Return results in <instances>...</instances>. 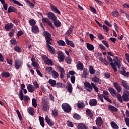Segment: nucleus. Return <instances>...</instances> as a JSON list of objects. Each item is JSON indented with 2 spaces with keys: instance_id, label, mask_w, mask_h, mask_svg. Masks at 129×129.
Here are the masks:
<instances>
[{
  "instance_id": "nucleus-38",
  "label": "nucleus",
  "mask_w": 129,
  "mask_h": 129,
  "mask_svg": "<svg viewBox=\"0 0 129 129\" xmlns=\"http://www.w3.org/2000/svg\"><path fill=\"white\" fill-rule=\"evenodd\" d=\"M89 70L90 74L93 75L95 73V70H94V68H93V67L92 66L89 67Z\"/></svg>"
},
{
  "instance_id": "nucleus-25",
  "label": "nucleus",
  "mask_w": 129,
  "mask_h": 129,
  "mask_svg": "<svg viewBox=\"0 0 129 129\" xmlns=\"http://www.w3.org/2000/svg\"><path fill=\"white\" fill-rule=\"evenodd\" d=\"M51 75L54 79L59 77V74L56 71H53L51 72Z\"/></svg>"
},
{
  "instance_id": "nucleus-51",
  "label": "nucleus",
  "mask_w": 129,
  "mask_h": 129,
  "mask_svg": "<svg viewBox=\"0 0 129 129\" xmlns=\"http://www.w3.org/2000/svg\"><path fill=\"white\" fill-rule=\"evenodd\" d=\"M14 51H16V52H20L22 51V49L20 48L19 46H16L14 47Z\"/></svg>"
},
{
  "instance_id": "nucleus-49",
  "label": "nucleus",
  "mask_w": 129,
  "mask_h": 129,
  "mask_svg": "<svg viewBox=\"0 0 129 129\" xmlns=\"http://www.w3.org/2000/svg\"><path fill=\"white\" fill-rule=\"evenodd\" d=\"M33 85L35 89H37V88H39L40 87V86H39V84H38V82L37 81H35L33 82Z\"/></svg>"
},
{
  "instance_id": "nucleus-63",
  "label": "nucleus",
  "mask_w": 129,
  "mask_h": 129,
  "mask_svg": "<svg viewBox=\"0 0 129 129\" xmlns=\"http://www.w3.org/2000/svg\"><path fill=\"white\" fill-rule=\"evenodd\" d=\"M46 24H47L51 29H54V26H53L52 22H50V21L48 20V22Z\"/></svg>"
},
{
  "instance_id": "nucleus-53",
  "label": "nucleus",
  "mask_w": 129,
  "mask_h": 129,
  "mask_svg": "<svg viewBox=\"0 0 129 129\" xmlns=\"http://www.w3.org/2000/svg\"><path fill=\"white\" fill-rule=\"evenodd\" d=\"M2 75L3 77H10V74L9 72L2 73Z\"/></svg>"
},
{
  "instance_id": "nucleus-9",
  "label": "nucleus",
  "mask_w": 129,
  "mask_h": 129,
  "mask_svg": "<svg viewBox=\"0 0 129 129\" xmlns=\"http://www.w3.org/2000/svg\"><path fill=\"white\" fill-rule=\"evenodd\" d=\"M50 8L52 12L54 13H55V14H58V15H61V12L59 10H58V8L55 7V6L50 4Z\"/></svg>"
},
{
  "instance_id": "nucleus-21",
  "label": "nucleus",
  "mask_w": 129,
  "mask_h": 129,
  "mask_svg": "<svg viewBox=\"0 0 129 129\" xmlns=\"http://www.w3.org/2000/svg\"><path fill=\"white\" fill-rule=\"evenodd\" d=\"M83 63H82L81 61H78L77 65V68L78 70H80L81 71H82L83 70Z\"/></svg>"
},
{
  "instance_id": "nucleus-17",
  "label": "nucleus",
  "mask_w": 129,
  "mask_h": 129,
  "mask_svg": "<svg viewBox=\"0 0 129 129\" xmlns=\"http://www.w3.org/2000/svg\"><path fill=\"white\" fill-rule=\"evenodd\" d=\"M113 86L118 92H120V91H121V87L117 82H114L113 83Z\"/></svg>"
},
{
  "instance_id": "nucleus-12",
  "label": "nucleus",
  "mask_w": 129,
  "mask_h": 129,
  "mask_svg": "<svg viewBox=\"0 0 129 129\" xmlns=\"http://www.w3.org/2000/svg\"><path fill=\"white\" fill-rule=\"evenodd\" d=\"M47 17L48 19L52 20V21H53L54 20H56V19H57L56 15H55V14L52 12H48L47 13Z\"/></svg>"
},
{
  "instance_id": "nucleus-24",
  "label": "nucleus",
  "mask_w": 129,
  "mask_h": 129,
  "mask_svg": "<svg viewBox=\"0 0 129 129\" xmlns=\"http://www.w3.org/2000/svg\"><path fill=\"white\" fill-rule=\"evenodd\" d=\"M48 83L52 86V87H54L56 85L57 82L55 80L49 79L48 80Z\"/></svg>"
},
{
  "instance_id": "nucleus-47",
  "label": "nucleus",
  "mask_w": 129,
  "mask_h": 129,
  "mask_svg": "<svg viewBox=\"0 0 129 129\" xmlns=\"http://www.w3.org/2000/svg\"><path fill=\"white\" fill-rule=\"evenodd\" d=\"M73 117L74 118H75V119H80V118H81V117L80 116V115L77 113H75L73 115Z\"/></svg>"
},
{
  "instance_id": "nucleus-52",
  "label": "nucleus",
  "mask_w": 129,
  "mask_h": 129,
  "mask_svg": "<svg viewBox=\"0 0 129 129\" xmlns=\"http://www.w3.org/2000/svg\"><path fill=\"white\" fill-rule=\"evenodd\" d=\"M29 23L30 25V26H35L36 25V22L34 19H31L29 21Z\"/></svg>"
},
{
  "instance_id": "nucleus-34",
  "label": "nucleus",
  "mask_w": 129,
  "mask_h": 129,
  "mask_svg": "<svg viewBox=\"0 0 129 129\" xmlns=\"http://www.w3.org/2000/svg\"><path fill=\"white\" fill-rule=\"evenodd\" d=\"M122 98L123 101L127 102V101H128L129 100L128 96L126 95V94H123L122 96Z\"/></svg>"
},
{
  "instance_id": "nucleus-39",
  "label": "nucleus",
  "mask_w": 129,
  "mask_h": 129,
  "mask_svg": "<svg viewBox=\"0 0 129 129\" xmlns=\"http://www.w3.org/2000/svg\"><path fill=\"white\" fill-rule=\"evenodd\" d=\"M19 97L20 100H24V94H23V91L22 90H20V91L19 94Z\"/></svg>"
},
{
  "instance_id": "nucleus-58",
  "label": "nucleus",
  "mask_w": 129,
  "mask_h": 129,
  "mask_svg": "<svg viewBox=\"0 0 129 129\" xmlns=\"http://www.w3.org/2000/svg\"><path fill=\"white\" fill-rule=\"evenodd\" d=\"M124 121L126 123V125L129 127V118L126 117L124 118Z\"/></svg>"
},
{
  "instance_id": "nucleus-27",
  "label": "nucleus",
  "mask_w": 129,
  "mask_h": 129,
  "mask_svg": "<svg viewBox=\"0 0 129 129\" xmlns=\"http://www.w3.org/2000/svg\"><path fill=\"white\" fill-rule=\"evenodd\" d=\"M78 129H87L86 125L85 124L83 123H79L78 125Z\"/></svg>"
},
{
  "instance_id": "nucleus-30",
  "label": "nucleus",
  "mask_w": 129,
  "mask_h": 129,
  "mask_svg": "<svg viewBox=\"0 0 129 129\" xmlns=\"http://www.w3.org/2000/svg\"><path fill=\"white\" fill-rule=\"evenodd\" d=\"M5 29L7 31H10L11 29H13V23H8L6 25Z\"/></svg>"
},
{
  "instance_id": "nucleus-43",
  "label": "nucleus",
  "mask_w": 129,
  "mask_h": 129,
  "mask_svg": "<svg viewBox=\"0 0 129 129\" xmlns=\"http://www.w3.org/2000/svg\"><path fill=\"white\" fill-rule=\"evenodd\" d=\"M45 70L46 72H48V73H52V71H53V68L51 67H47L45 68Z\"/></svg>"
},
{
  "instance_id": "nucleus-32",
  "label": "nucleus",
  "mask_w": 129,
  "mask_h": 129,
  "mask_svg": "<svg viewBox=\"0 0 129 129\" xmlns=\"http://www.w3.org/2000/svg\"><path fill=\"white\" fill-rule=\"evenodd\" d=\"M28 111L30 115H34V114H35V110L31 107L28 108Z\"/></svg>"
},
{
  "instance_id": "nucleus-19",
  "label": "nucleus",
  "mask_w": 129,
  "mask_h": 129,
  "mask_svg": "<svg viewBox=\"0 0 129 129\" xmlns=\"http://www.w3.org/2000/svg\"><path fill=\"white\" fill-rule=\"evenodd\" d=\"M122 86H123V87H124V88H125V89H126L127 90H129V86H128V84H127V83L126 82V81H124V80H122L121 82Z\"/></svg>"
},
{
  "instance_id": "nucleus-60",
  "label": "nucleus",
  "mask_w": 129,
  "mask_h": 129,
  "mask_svg": "<svg viewBox=\"0 0 129 129\" xmlns=\"http://www.w3.org/2000/svg\"><path fill=\"white\" fill-rule=\"evenodd\" d=\"M102 43L103 45H104L105 47H106V48H108L109 47V45L108 44V42H107V41L103 40L102 41Z\"/></svg>"
},
{
  "instance_id": "nucleus-45",
  "label": "nucleus",
  "mask_w": 129,
  "mask_h": 129,
  "mask_svg": "<svg viewBox=\"0 0 129 129\" xmlns=\"http://www.w3.org/2000/svg\"><path fill=\"white\" fill-rule=\"evenodd\" d=\"M78 107L79 108H83L85 107V104H84V103L81 102V103H79L78 104Z\"/></svg>"
},
{
  "instance_id": "nucleus-44",
  "label": "nucleus",
  "mask_w": 129,
  "mask_h": 129,
  "mask_svg": "<svg viewBox=\"0 0 129 129\" xmlns=\"http://www.w3.org/2000/svg\"><path fill=\"white\" fill-rule=\"evenodd\" d=\"M52 115L53 116H57V115H58V110L54 109L52 111Z\"/></svg>"
},
{
  "instance_id": "nucleus-2",
  "label": "nucleus",
  "mask_w": 129,
  "mask_h": 129,
  "mask_svg": "<svg viewBox=\"0 0 129 129\" xmlns=\"http://www.w3.org/2000/svg\"><path fill=\"white\" fill-rule=\"evenodd\" d=\"M44 35L45 37V40L47 44V47L48 48V50L51 54H56V50H55V48L54 47H52L50 45H52V43H51V41H52V39H51V34L49 33L48 32H45L44 33Z\"/></svg>"
},
{
  "instance_id": "nucleus-20",
  "label": "nucleus",
  "mask_w": 129,
  "mask_h": 129,
  "mask_svg": "<svg viewBox=\"0 0 129 129\" xmlns=\"http://www.w3.org/2000/svg\"><path fill=\"white\" fill-rule=\"evenodd\" d=\"M53 24L55 26V27H57V28H59V27H61V22L58 20L57 17L56 19L54 20L53 21Z\"/></svg>"
},
{
  "instance_id": "nucleus-15",
  "label": "nucleus",
  "mask_w": 129,
  "mask_h": 129,
  "mask_svg": "<svg viewBox=\"0 0 129 129\" xmlns=\"http://www.w3.org/2000/svg\"><path fill=\"white\" fill-rule=\"evenodd\" d=\"M27 90L29 91V92H34L36 89L33 85L29 84L27 86Z\"/></svg>"
},
{
  "instance_id": "nucleus-8",
  "label": "nucleus",
  "mask_w": 129,
  "mask_h": 129,
  "mask_svg": "<svg viewBox=\"0 0 129 129\" xmlns=\"http://www.w3.org/2000/svg\"><path fill=\"white\" fill-rule=\"evenodd\" d=\"M23 65V62L20 60H15V67L16 69H20Z\"/></svg>"
},
{
  "instance_id": "nucleus-62",
  "label": "nucleus",
  "mask_w": 129,
  "mask_h": 129,
  "mask_svg": "<svg viewBox=\"0 0 129 129\" xmlns=\"http://www.w3.org/2000/svg\"><path fill=\"white\" fill-rule=\"evenodd\" d=\"M90 8L92 13H94V14H96V10H95V8L92 6H90Z\"/></svg>"
},
{
  "instance_id": "nucleus-64",
  "label": "nucleus",
  "mask_w": 129,
  "mask_h": 129,
  "mask_svg": "<svg viewBox=\"0 0 129 129\" xmlns=\"http://www.w3.org/2000/svg\"><path fill=\"white\" fill-rule=\"evenodd\" d=\"M49 19L48 18H43L42 19V21L43 23H47L48 22Z\"/></svg>"
},
{
  "instance_id": "nucleus-40",
  "label": "nucleus",
  "mask_w": 129,
  "mask_h": 129,
  "mask_svg": "<svg viewBox=\"0 0 129 129\" xmlns=\"http://www.w3.org/2000/svg\"><path fill=\"white\" fill-rule=\"evenodd\" d=\"M73 31V26H71L69 30L66 33V35L67 36H70L71 35V33Z\"/></svg>"
},
{
  "instance_id": "nucleus-37",
  "label": "nucleus",
  "mask_w": 129,
  "mask_h": 129,
  "mask_svg": "<svg viewBox=\"0 0 129 129\" xmlns=\"http://www.w3.org/2000/svg\"><path fill=\"white\" fill-rule=\"evenodd\" d=\"M12 12H17V9H16L15 7L10 6L8 9V12L12 13Z\"/></svg>"
},
{
  "instance_id": "nucleus-41",
  "label": "nucleus",
  "mask_w": 129,
  "mask_h": 129,
  "mask_svg": "<svg viewBox=\"0 0 129 129\" xmlns=\"http://www.w3.org/2000/svg\"><path fill=\"white\" fill-rule=\"evenodd\" d=\"M39 119L40 125L41 126H42V127H44V118L41 116H39Z\"/></svg>"
},
{
  "instance_id": "nucleus-6",
  "label": "nucleus",
  "mask_w": 129,
  "mask_h": 129,
  "mask_svg": "<svg viewBox=\"0 0 129 129\" xmlns=\"http://www.w3.org/2000/svg\"><path fill=\"white\" fill-rule=\"evenodd\" d=\"M84 86H85V89H86L87 91H89V92H91V91H92L93 86H92V84H91V83L90 84V83L88 82H85L84 83Z\"/></svg>"
},
{
  "instance_id": "nucleus-14",
  "label": "nucleus",
  "mask_w": 129,
  "mask_h": 129,
  "mask_svg": "<svg viewBox=\"0 0 129 129\" xmlns=\"http://www.w3.org/2000/svg\"><path fill=\"white\" fill-rule=\"evenodd\" d=\"M89 105L90 106H96V105H97V100L94 99H90L89 101Z\"/></svg>"
},
{
  "instance_id": "nucleus-61",
  "label": "nucleus",
  "mask_w": 129,
  "mask_h": 129,
  "mask_svg": "<svg viewBox=\"0 0 129 129\" xmlns=\"http://www.w3.org/2000/svg\"><path fill=\"white\" fill-rule=\"evenodd\" d=\"M98 97L99 99L101 101V102H103V96L101 94H98Z\"/></svg>"
},
{
  "instance_id": "nucleus-26",
  "label": "nucleus",
  "mask_w": 129,
  "mask_h": 129,
  "mask_svg": "<svg viewBox=\"0 0 129 129\" xmlns=\"http://www.w3.org/2000/svg\"><path fill=\"white\" fill-rule=\"evenodd\" d=\"M87 48L89 51H93L94 50V46L93 45L91 44L90 43H86Z\"/></svg>"
},
{
  "instance_id": "nucleus-56",
  "label": "nucleus",
  "mask_w": 129,
  "mask_h": 129,
  "mask_svg": "<svg viewBox=\"0 0 129 129\" xmlns=\"http://www.w3.org/2000/svg\"><path fill=\"white\" fill-rule=\"evenodd\" d=\"M75 80H76L75 76H72L71 77V81L72 83H73V84H74L75 83Z\"/></svg>"
},
{
  "instance_id": "nucleus-55",
  "label": "nucleus",
  "mask_w": 129,
  "mask_h": 129,
  "mask_svg": "<svg viewBox=\"0 0 129 129\" xmlns=\"http://www.w3.org/2000/svg\"><path fill=\"white\" fill-rule=\"evenodd\" d=\"M75 74V72L73 71H71L69 72V74L67 75L68 78H70V75H72V76H73Z\"/></svg>"
},
{
  "instance_id": "nucleus-10",
  "label": "nucleus",
  "mask_w": 129,
  "mask_h": 129,
  "mask_svg": "<svg viewBox=\"0 0 129 129\" xmlns=\"http://www.w3.org/2000/svg\"><path fill=\"white\" fill-rule=\"evenodd\" d=\"M58 58L59 62H63L65 59V55H64L63 52L59 51L58 53Z\"/></svg>"
},
{
  "instance_id": "nucleus-28",
  "label": "nucleus",
  "mask_w": 129,
  "mask_h": 129,
  "mask_svg": "<svg viewBox=\"0 0 129 129\" xmlns=\"http://www.w3.org/2000/svg\"><path fill=\"white\" fill-rule=\"evenodd\" d=\"M99 60H100L102 63L105 64V65H108V61L106 60V59H105V58L100 57Z\"/></svg>"
},
{
  "instance_id": "nucleus-35",
  "label": "nucleus",
  "mask_w": 129,
  "mask_h": 129,
  "mask_svg": "<svg viewBox=\"0 0 129 129\" xmlns=\"http://www.w3.org/2000/svg\"><path fill=\"white\" fill-rule=\"evenodd\" d=\"M108 109L110 110H111L112 111H117V108H115V107L111 105H109L108 106Z\"/></svg>"
},
{
  "instance_id": "nucleus-46",
  "label": "nucleus",
  "mask_w": 129,
  "mask_h": 129,
  "mask_svg": "<svg viewBox=\"0 0 129 129\" xmlns=\"http://www.w3.org/2000/svg\"><path fill=\"white\" fill-rule=\"evenodd\" d=\"M91 84L93 86V88H94L95 91H96V92H98L99 90H98V88L97 87V86H96V85H95V84H94V83H91Z\"/></svg>"
},
{
  "instance_id": "nucleus-16",
  "label": "nucleus",
  "mask_w": 129,
  "mask_h": 129,
  "mask_svg": "<svg viewBox=\"0 0 129 129\" xmlns=\"http://www.w3.org/2000/svg\"><path fill=\"white\" fill-rule=\"evenodd\" d=\"M45 121L49 125H50V126L54 125V123H53V121L50 119L48 115L45 116Z\"/></svg>"
},
{
  "instance_id": "nucleus-22",
  "label": "nucleus",
  "mask_w": 129,
  "mask_h": 129,
  "mask_svg": "<svg viewBox=\"0 0 129 129\" xmlns=\"http://www.w3.org/2000/svg\"><path fill=\"white\" fill-rule=\"evenodd\" d=\"M109 91L111 93L112 96H113V97H115V96H116V91H115V90L113 89L112 88H109Z\"/></svg>"
},
{
  "instance_id": "nucleus-36",
  "label": "nucleus",
  "mask_w": 129,
  "mask_h": 129,
  "mask_svg": "<svg viewBox=\"0 0 129 129\" xmlns=\"http://www.w3.org/2000/svg\"><path fill=\"white\" fill-rule=\"evenodd\" d=\"M12 3H14L15 5H17V6H19V7H23V4H21V3L19 2V1L17 0H10Z\"/></svg>"
},
{
  "instance_id": "nucleus-1",
  "label": "nucleus",
  "mask_w": 129,
  "mask_h": 129,
  "mask_svg": "<svg viewBox=\"0 0 129 129\" xmlns=\"http://www.w3.org/2000/svg\"><path fill=\"white\" fill-rule=\"evenodd\" d=\"M120 63V60H119V59H118L117 57H114L113 62H111L110 63V65L112 67L114 71H117L118 68V69H119L120 74L122 75H123V76H124L125 77H128L129 72H126V71H125V67L120 68V66H121V64Z\"/></svg>"
},
{
  "instance_id": "nucleus-59",
  "label": "nucleus",
  "mask_w": 129,
  "mask_h": 129,
  "mask_svg": "<svg viewBox=\"0 0 129 129\" xmlns=\"http://www.w3.org/2000/svg\"><path fill=\"white\" fill-rule=\"evenodd\" d=\"M112 15L113 16V17H118V12L117 11H113L112 13Z\"/></svg>"
},
{
  "instance_id": "nucleus-5",
  "label": "nucleus",
  "mask_w": 129,
  "mask_h": 129,
  "mask_svg": "<svg viewBox=\"0 0 129 129\" xmlns=\"http://www.w3.org/2000/svg\"><path fill=\"white\" fill-rule=\"evenodd\" d=\"M42 108L43 111H48L49 110V106H48V103L45 100L42 99Z\"/></svg>"
},
{
  "instance_id": "nucleus-29",
  "label": "nucleus",
  "mask_w": 129,
  "mask_h": 129,
  "mask_svg": "<svg viewBox=\"0 0 129 129\" xmlns=\"http://www.w3.org/2000/svg\"><path fill=\"white\" fill-rule=\"evenodd\" d=\"M111 126L113 129H118L119 127L118 125L116 123H115L114 121H112L110 122Z\"/></svg>"
},
{
  "instance_id": "nucleus-48",
  "label": "nucleus",
  "mask_w": 129,
  "mask_h": 129,
  "mask_svg": "<svg viewBox=\"0 0 129 129\" xmlns=\"http://www.w3.org/2000/svg\"><path fill=\"white\" fill-rule=\"evenodd\" d=\"M117 98L118 101H119V102H121L122 103V102H123L122 97H121V95H120V94H118L117 95Z\"/></svg>"
},
{
  "instance_id": "nucleus-7",
  "label": "nucleus",
  "mask_w": 129,
  "mask_h": 129,
  "mask_svg": "<svg viewBox=\"0 0 129 129\" xmlns=\"http://www.w3.org/2000/svg\"><path fill=\"white\" fill-rule=\"evenodd\" d=\"M43 59L45 64H47V65H49V66H53V62H52V60L49 59L48 56L44 55L43 56Z\"/></svg>"
},
{
  "instance_id": "nucleus-42",
  "label": "nucleus",
  "mask_w": 129,
  "mask_h": 129,
  "mask_svg": "<svg viewBox=\"0 0 129 129\" xmlns=\"http://www.w3.org/2000/svg\"><path fill=\"white\" fill-rule=\"evenodd\" d=\"M57 69L60 73H65V70L61 66H57Z\"/></svg>"
},
{
  "instance_id": "nucleus-11",
  "label": "nucleus",
  "mask_w": 129,
  "mask_h": 129,
  "mask_svg": "<svg viewBox=\"0 0 129 129\" xmlns=\"http://www.w3.org/2000/svg\"><path fill=\"white\" fill-rule=\"evenodd\" d=\"M92 81L94 83H96V84H101V80L99 78H98L96 76H94L92 78Z\"/></svg>"
},
{
  "instance_id": "nucleus-3",
  "label": "nucleus",
  "mask_w": 129,
  "mask_h": 129,
  "mask_svg": "<svg viewBox=\"0 0 129 129\" xmlns=\"http://www.w3.org/2000/svg\"><path fill=\"white\" fill-rule=\"evenodd\" d=\"M62 108L66 112H70L72 110L71 106L68 103H63L62 105Z\"/></svg>"
},
{
  "instance_id": "nucleus-23",
  "label": "nucleus",
  "mask_w": 129,
  "mask_h": 129,
  "mask_svg": "<svg viewBox=\"0 0 129 129\" xmlns=\"http://www.w3.org/2000/svg\"><path fill=\"white\" fill-rule=\"evenodd\" d=\"M31 30L32 33H34V34H38L39 33V28L36 26H32Z\"/></svg>"
},
{
  "instance_id": "nucleus-13",
  "label": "nucleus",
  "mask_w": 129,
  "mask_h": 129,
  "mask_svg": "<svg viewBox=\"0 0 129 129\" xmlns=\"http://www.w3.org/2000/svg\"><path fill=\"white\" fill-rule=\"evenodd\" d=\"M96 125L98 126H101V124L103 123V122L102 121V119L100 117H98L96 119Z\"/></svg>"
},
{
  "instance_id": "nucleus-4",
  "label": "nucleus",
  "mask_w": 129,
  "mask_h": 129,
  "mask_svg": "<svg viewBox=\"0 0 129 129\" xmlns=\"http://www.w3.org/2000/svg\"><path fill=\"white\" fill-rule=\"evenodd\" d=\"M102 96L105 99V100H106L108 101V102H109L110 103H111V100L109 99V93H108V92L106 91H104L103 92Z\"/></svg>"
},
{
  "instance_id": "nucleus-18",
  "label": "nucleus",
  "mask_w": 129,
  "mask_h": 129,
  "mask_svg": "<svg viewBox=\"0 0 129 129\" xmlns=\"http://www.w3.org/2000/svg\"><path fill=\"white\" fill-rule=\"evenodd\" d=\"M67 88L69 93H72V91H73V88L72 87V84H70V83H68L67 84Z\"/></svg>"
},
{
  "instance_id": "nucleus-50",
  "label": "nucleus",
  "mask_w": 129,
  "mask_h": 129,
  "mask_svg": "<svg viewBox=\"0 0 129 129\" xmlns=\"http://www.w3.org/2000/svg\"><path fill=\"white\" fill-rule=\"evenodd\" d=\"M66 61H67V63H68V64H71V62H72V59H71V57H70V56H68L66 58Z\"/></svg>"
},
{
  "instance_id": "nucleus-31",
  "label": "nucleus",
  "mask_w": 129,
  "mask_h": 129,
  "mask_svg": "<svg viewBox=\"0 0 129 129\" xmlns=\"http://www.w3.org/2000/svg\"><path fill=\"white\" fill-rule=\"evenodd\" d=\"M86 114L88 116H89V117H91V118H92L93 117V114L92 112H91V110L89 109H88L86 110Z\"/></svg>"
},
{
  "instance_id": "nucleus-33",
  "label": "nucleus",
  "mask_w": 129,
  "mask_h": 129,
  "mask_svg": "<svg viewBox=\"0 0 129 129\" xmlns=\"http://www.w3.org/2000/svg\"><path fill=\"white\" fill-rule=\"evenodd\" d=\"M57 43L59 46H62V47H65V46H66V43H65V41H64L63 40H58L57 41Z\"/></svg>"
},
{
  "instance_id": "nucleus-57",
  "label": "nucleus",
  "mask_w": 129,
  "mask_h": 129,
  "mask_svg": "<svg viewBox=\"0 0 129 129\" xmlns=\"http://www.w3.org/2000/svg\"><path fill=\"white\" fill-rule=\"evenodd\" d=\"M55 85L57 88H61V87H63V85L61 83H57Z\"/></svg>"
},
{
  "instance_id": "nucleus-54",
  "label": "nucleus",
  "mask_w": 129,
  "mask_h": 129,
  "mask_svg": "<svg viewBox=\"0 0 129 129\" xmlns=\"http://www.w3.org/2000/svg\"><path fill=\"white\" fill-rule=\"evenodd\" d=\"M32 105L34 107H37V102H36V99H32Z\"/></svg>"
}]
</instances>
